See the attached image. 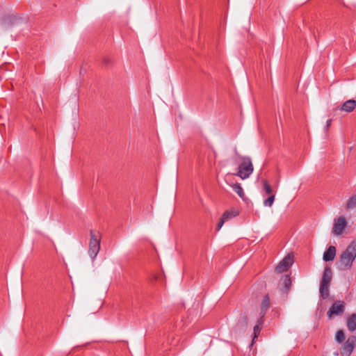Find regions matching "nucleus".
<instances>
[{
  "instance_id": "nucleus-1",
  "label": "nucleus",
  "mask_w": 356,
  "mask_h": 356,
  "mask_svg": "<svg viewBox=\"0 0 356 356\" xmlns=\"http://www.w3.org/2000/svg\"><path fill=\"white\" fill-rule=\"evenodd\" d=\"M356 258V240L353 241L340 255L338 268L341 270L350 269Z\"/></svg>"
},
{
  "instance_id": "nucleus-2",
  "label": "nucleus",
  "mask_w": 356,
  "mask_h": 356,
  "mask_svg": "<svg viewBox=\"0 0 356 356\" xmlns=\"http://www.w3.org/2000/svg\"><path fill=\"white\" fill-rule=\"evenodd\" d=\"M240 161L238 171L235 174L242 179H248L253 172L254 167L250 157L238 155Z\"/></svg>"
},
{
  "instance_id": "nucleus-3",
  "label": "nucleus",
  "mask_w": 356,
  "mask_h": 356,
  "mask_svg": "<svg viewBox=\"0 0 356 356\" xmlns=\"http://www.w3.org/2000/svg\"><path fill=\"white\" fill-rule=\"evenodd\" d=\"M90 236L88 254L94 260L100 250L101 236L92 229L90 231Z\"/></svg>"
},
{
  "instance_id": "nucleus-4",
  "label": "nucleus",
  "mask_w": 356,
  "mask_h": 356,
  "mask_svg": "<svg viewBox=\"0 0 356 356\" xmlns=\"http://www.w3.org/2000/svg\"><path fill=\"white\" fill-rule=\"evenodd\" d=\"M293 263V257L292 254L286 255L275 267V271L277 273H282L286 271Z\"/></svg>"
},
{
  "instance_id": "nucleus-5",
  "label": "nucleus",
  "mask_w": 356,
  "mask_h": 356,
  "mask_svg": "<svg viewBox=\"0 0 356 356\" xmlns=\"http://www.w3.org/2000/svg\"><path fill=\"white\" fill-rule=\"evenodd\" d=\"M345 308V303L343 301L337 300L334 302L330 309L328 310L327 315L329 318H331L333 315H339L343 312Z\"/></svg>"
},
{
  "instance_id": "nucleus-6",
  "label": "nucleus",
  "mask_w": 356,
  "mask_h": 356,
  "mask_svg": "<svg viewBox=\"0 0 356 356\" xmlns=\"http://www.w3.org/2000/svg\"><path fill=\"white\" fill-rule=\"evenodd\" d=\"M346 225L347 223L345 218L339 217L334 223L332 234L335 236L341 235L346 227Z\"/></svg>"
},
{
  "instance_id": "nucleus-7",
  "label": "nucleus",
  "mask_w": 356,
  "mask_h": 356,
  "mask_svg": "<svg viewBox=\"0 0 356 356\" xmlns=\"http://www.w3.org/2000/svg\"><path fill=\"white\" fill-rule=\"evenodd\" d=\"M355 341L356 338L353 336L349 337L343 345V350L344 353H347L348 356L351 354L354 349Z\"/></svg>"
},
{
  "instance_id": "nucleus-8",
  "label": "nucleus",
  "mask_w": 356,
  "mask_h": 356,
  "mask_svg": "<svg viewBox=\"0 0 356 356\" xmlns=\"http://www.w3.org/2000/svg\"><path fill=\"white\" fill-rule=\"evenodd\" d=\"M356 108V101L354 99H348L341 106L340 111L346 113H350Z\"/></svg>"
},
{
  "instance_id": "nucleus-9",
  "label": "nucleus",
  "mask_w": 356,
  "mask_h": 356,
  "mask_svg": "<svg viewBox=\"0 0 356 356\" xmlns=\"http://www.w3.org/2000/svg\"><path fill=\"white\" fill-rule=\"evenodd\" d=\"M336 256V248L330 245L324 252L323 259L325 261H332Z\"/></svg>"
},
{
  "instance_id": "nucleus-10",
  "label": "nucleus",
  "mask_w": 356,
  "mask_h": 356,
  "mask_svg": "<svg viewBox=\"0 0 356 356\" xmlns=\"http://www.w3.org/2000/svg\"><path fill=\"white\" fill-rule=\"evenodd\" d=\"M332 273L331 268L330 267H325L323 271V275L322 280L321 281V284L330 285V283L332 280Z\"/></svg>"
},
{
  "instance_id": "nucleus-11",
  "label": "nucleus",
  "mask_w": 356,
  "mask_h": 356,
  "mask_svg": "<svg viewBox=\"0 0 356 356\" xmlns=\"http://www.w3.org/2000/svg\"><path fill=\"white\" fill-rule=\"evenodd\" d=\"M270 299L268 296H264L261 302V314L262 315H264L266 314V312L270 307Z\"/></svg>"
},
{
  "instance_id": "nucleus-12",
  "label": "nucleus",
  "mask_w": 356,
  "mask_h": 356,
  "mask_svg": "<svg viewBox=\"0 0 356 356\" xmlns=\"http://www.w3.org/2000/svg\"><path fill=\"white\" fill-rule=\"evenodd\" d=\"M346 325L350 332H354L356 330V314H352L348 318Z\"/></svg>"
},
{
  "instance_id": "nucleus-13",
  "label": "nucleus",
  "mask_w": 356,
  "mask_h": 356,
  "mask_svg": "<svg viewBox=\"0 0 356 356\" xmlns=\"http://www.w3.org/2000/svg\"><path fill=\"white\" fill-rule=\"evenodd\" d=\"M230 186L232 188L233 191L238 194V195L244 199L245 193L243 188L241 187L240 184H230Z\"/></svg>"
},
{
  "instance_id": "nucleus-14",
  "label": "nucleus",
  "mask_w": 356,
  "mask_h": 356,
  "mask_svg": "<svg viewBox=\"0 0 356 356\" xmlns=\"http://www.w3.org/2000/svg\"><path fill=\"white\" fill-rule=\"evenodd\" d=\"M329 286L328 284H321L320 293L323 299H325L329 296Z\"/></svg>"
},
{
  "instance_id": "nucleus-15",
  "label": "nucleus",
  "mask_w": 356,
  "mask_h": 356,
  "mask_svg": "<svg viewBox=\"0 0 356 356\" xmlns=\"http://www.w3.org/2000/svg\"><path fill=\"white\" fill-rule=\"evenodd\" d=\"M262 185L266 194L269 195H273V188L267 180H262Z\"/></svg>"
},
{
  "instance_id": "nucleus-16",
  "label": "nucleus",
  "mask_w": 356,
  "mask_h": 356,
  "mask_svg": "<svg viewBox=\"0 0 356 356\" xmlns=\"http://www.w3.org/2000/svg\"><path fill=\"white\" fill-rule=\"evenodd\" d=\"M238 215V213L236 211H225L222 216V218L225 220V221H227L230 219H232V218Z\"/></svg>"
},
{
  "instance_id": "nucleus-17",
  "label": "nucleus",
  "mask_w": 356,
  "mask_h": 356,
  "mask_svg": "<svg viewBox=\"0 0 356 356\" xmlns=\"http://www.w3.org/2000/svg\"><path fill=\"white\" fill-rule=\"evenodd\" d=\"M275 198V195H270L267 199L264 201V206L267 207H271L274 203Z\"/></svg>"
},
{
  "instance_id": "nucleus-18",
  "label": "nucleus",
  "mask_w": 356,
  "mask_h": 356,
  "mask_svg": "<svg viewBox=\"0 0 356 356\" xmlns=\"http://www.w3.org/2000/svg\"><path fill=\"white\" fill-rule=\"evenodd\" d=\"M335 339L338 343H341L345 339V334L343 330H338L335 335Z\"/></svg>"
},
{
  "instance_id": "nucleus-19",
  "label": "nucleus",
  "mask_w": 356,
  "mask_h": 356,
  "mask_svg": "<svg viewBox=\"0 0 356 356\" xmlns=\"http://www.w3.org/2000/svg\"><path fill=\"white\" fill-rule=\"evenodd\" d=\"M284 285L286 289V291L287 292L291 286V280L289 275H285L284 277Z\"/></svg>"
},
{
  "instance_id": "nucleus-20",
  "label": "nucleus",
  "mask_w": 356,
  "mask_h": 356,
  "mask_svg": "<svg viewBox=\"0 0 356 356\" xmlns=\"http://www.w3.org/2000/svg\"><path fill=\"white\" fill-rule=\"evenodd\" d=\"M356 206V195L351 197L347 203L348 209H353Z\"/></svg>"
},
{
  "instance_id": "nucleus-21",
  "label": "nucleus",
  "mask_w": 356,
  "mask_h": 356,
  "mask_svg": "<svg viewBox=\"0 0 356 356\" xmlns=\"http://www.w3.org/2000/svg\"><path fill=\"white\" fill-rule=\"evenodd\" d=\"M225 222V220H224L222 218H220L218 224L217 225V230H220L221 229V227H222L224 222Z\"/></svg>"
},
{
  "instance_id": "nucleus-22",
  "label": "nucleus",
  "mask_w": 356,
  "mask_h": 356,
  "mask_svg": "<svg viewBox=\"0 0 356 356\" xmlns=\"http://www.w3.org/2000/svg\"><path fill=\"white\" fill-rule=\"evenodd\" d=\"M260 332V327H259V325H257L254 327V337H257V334L258 333H259Z\"/></svg>"
},
{
  "instance_id": "nucleus-23",
  "label": "nucleus",
  "mask_w": 356,
  "mask_h": 356,
  "mask_svg": "<svg viewBox=\"0 0 356 356\" xmlns=\"http://www.w3.org/2000/svg\"><path fill=\"white\" fill-rule=\"evenodd\" d=\"M331 122H332V120H331V119H330V120H327V122H326V125H325V127L326 131H327V130L329 129V127H330V125H331Z\"/></svg>"
},
{
  "instance_id": "nucleus-24",
  "label": "nucleus",
  "mask_w": 356,
  "mask_h": 356,
  "mask_svg": "<svg viewBox=\"0 0 356 356\" xmlns=\"http://www.w3.org/2000/svg\"><path fill=\"white\" fill-rule=\"evenodd\" d=\"M241 323L243 324V326L245 327L247 326V321H246V317L245 316H243L241 318Z\"/></svg>"
},
{
  "instance_id": "nucleus-25",
  "label": "nucleus",
  "mask_w": 356,
  "mask_h": 356,
  "mask_svg": "<svg viewBox=\"0 0 356 356\" xmlns=\"http://www.w3.org/2000/svg\"><path fill=\"white\" fill-rule=\"evenodd\" d=\"M14 18L15 19H17V18L15 17V16H13V15H10L9 18Z\"/></svg>"
}]
</instances>
